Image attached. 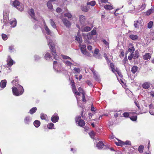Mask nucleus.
Segmentation results:
<instances>
[{
	"label": "nucleus",
	"mask_w": 154,
	"mask_h": 154,
	"mask_svg": "<svg viewBox=\"0 0 154 154\" xmlns=\"http://www.w3.org/2000/svg\"><path fill=\"white\" fill-rule=\"evenodd\" d=\"M46 38L48 41V45L52 53L54 56V58L56 60H58L59 58L58 55L56 54V51L55 48L54 41L50 38V37L46 36Z\"/></svg>",
	"instance_id": "f257e3e1"
},
{
	"label": "nucleus",
	"mask_w": 154,
	"mask_h": 154,
	"mask_svg": "<svg viewBox=\"0 0 154 154\" xmlns=\"http://www.w3.org/2000/svg\"><path fill=\"white\" fill-rule=\"evenodd\" d=\"M12 89L13 94L16 96L22 95L24 92L23 87L20 85H18L17 87H12Z\"/></svg>",
	"instance_id": "f03ea898"
},
{
	"label": "nucleus",
	"mask_w": 154,
	"mask_h": 154,
	"mask_svg": "<svg viewBox=\"0 0 154 154\" xmlns=\"http://www.w3.org/2000/svg\"><path fill=\"white\" fill-rule=\"evenodd\" d=\"M62 57L64 59L63 62L66 66L69 67L71 69V67L72 66V63L73 62V60L68 56L64 55H62Z\"/></svg>",
	"instance_id": "7ed1b4c3"
},
{
	"label": "nucleus",
	"mask_w": 154,
	"mask_h": 154,
	"mask_svg": "<svg viewBox=\"0 0 154 154\" xmlns=\"http://www.w3.org/2000/svg\"><path fill=\"white\" fill-rule=\"evenodd\" d=\"M76 26L77 28L79 29L78 33V35H79V33L80 30H81L82 32H88L90 31L93 27V26L92 25L91 27L87 26L85 27H83V25L81 26H80V25L79 24H77Z\"/></svg>",
	"instance_id": "20e7f679"
},
{
	"label": "nucleus",
	"mask_w": 154,
	"mask_h": 154,
	"mask_svg": "<svg viewBox=\"0 0 154 154\" xmlns=\"http://www.w3.org/2000/svg\"><path fill=\"white\" fill-rule=\"evenodd\" d=\"M11 5L20 11H22L23 10L24 6L23 5L20 4L17 0H15L14 1L12 2Z\"/></svg>",
	"instance_id": "39448f33"
},
{
	"label": "nucleus",
	"mask_w": 154,
	"mask_h": 154,
	"mask_svg": "<svg viewBox=\"0 0 154 154\" xmlns=\"http://www.w3.org/2000/svg\"><path fill=\"white\" fill-rule=\"evenodd\" d=\"M53 67L54 69L57 71L60 72L64 70V68L62 66L61 63L57 61L54 62Z\"/></svg>",
	"instance_id": "423d86ee"
},
{
	"label": "nucleus",
	"mask_w": 154,
	"mask_h": 154,
	"mask_svg": "<svg viewBox=\"0 0 154 154\" xmlns=\"http://www.w3.org/2000/svg\"><path fill=\"white\" fill-rule=\"evenodd\" d=\"M75 121L77 124L80 127H83L85 126V122L83 120L81 119L80 116H77L75 119Z\"/></svg>",
	"instance_id": "0eeeda50"
},
{
	"label": "nucleus",
	"mask_w": 154,
	"mask_h": 154,
	"mask_svg": "<svg viewBox=\"0 0 154 154\" xmlns=\"http://www.w3.org/2000/svg\"><path fill=\"white\" fill-rule=\"evenodd\" d=\"M9 15V11L7 10H5L3 12V21L6 24L8 20V16Z\"/></svg>",
	"instance_id": "6e6552de"
},
{
	"label": "nucleus",
	"mask_w": 154,
	"mask_h": 154,
	"mask_svg": "<svg viewBox=\"0 0 154 154\" xmlns=\"http://www.w3.org/2000/svg\"><path fill=\"white\" fill-rule=\"evenodd\" d=\"M29 13L31 18L35 20H38L37 18L38 14H35L34 10L33 9H31L29 12Z\"/></svg>",
	"instance_id": "1a4fd4ad"
},
{
	"label": "nucleus",
	"mask_w": 154,
	"mask_h": 154,
	"mask_svg": "<svg viewBox=\"0 0 154 154\" xmlns=\"http://www.w3.org/2000/svg\"><path fill=\"white\" fill-rule=\"evenodd\" d=\"M86 45H80V47L82 53L88 56H90V54L88 52L86 49Z\"/></svg>",
	"instance_id": "9d476101"
},
{
	"label": "nucleus",
	"mask_w": 154,
	"mask_h": 154,
	"mask_svg": "<svg viewBox=\"0 0 154 154\" xmlns=\"http://www.w3.org/2000/svg\"><path fill=\"white\" fill-rule=\"evenodd\" d=\"M44 24V28L45 30L46 33L48 35H51L52 33L51 31L49 29L48 26L46 25L45 22L44 21H43Z\"/></svg>",
	"instance_id": "9b49d317"
},
{
	"label": "nucleus",
	"mask_w": 154,
	"mask_h": 154,
	"mask_svg": "<svg viewBox=\"0 0 154 154\" xmlns=\"http://www.w3.org/2000/svg\"><path fill=\"white\" fill-rule=\"evenodd\" d=\"M62 21L64 24V25L67 27H69L71 25V23L68 20L66 19L63 18L62 19Z\"/></svg>",
	"instance_id": "f8f14e48"
},
{
	"label": "nucleus",
	"mask_w": 154,
	"mask_h": 154,
	"mask_svg": "<svg viewBox=\"0 0 154 154\" xmlns=\"http://www.w3.org/2000/svg\"><path fill=\"white\" fill-rule=\"evenodd\" d=\"M79 22L80 23V26H82L84 25L86 21L85 17L82 15H80L79 16Z\"/></svg>",
	"instance_id": "ddd939ff"
},
{
	"label": "nucleus",
	"mask_w": 154,
	"mask_h": 154,
	"mask_svg": "<svg viewBox=\"0 0 154 154\" xmlns=\"http://www.w3.org/2000/svg\"><path fill=\"white\" fill-rule=\"evenodd\" d=\"M59 117L57 113H55L51 117V121L54 123H55L58 121Z\"/></svg>",
	"instance_id": "4468645a"
},
{
	"label": "nucleus",
	"mask_w": 154,
	"mask_h": 154,
	"mask_svg": "<svg viewBox=\"0 0 154 154\" xmlns=\"http://www.w3.org/2000/svg\"><path fill=\"white\" fill-rule=\"evenodd\" d=\"M32 118L30 116H26L24 119V122L26 125H29L32 121Z\"/></svg>",
	"instance_id": "2eb2a0df"
},
{
	"label": "nucleus",
	"mask_w": 154,
	"mask_h": 154,
	"mask_svg": "<svg viewBox=\"0 0 154 154\" xmlns=\"http://www.w3.org/2000/svg\"><path fill=\"white\" fill-rule=\"evenodd\" d=\"M82 35L84 38L86 39H91L92 38V35L91 34L89 33H82Z\"/></svg>",
	"instance_id": "dca6fc26"
},
{
	"label": "nucleus",
	"mask_w": 154,
	"mask_h": 154,
	"mask_svg": "<svg viewBox=\"0 0 154 154\" xmlns=\"http://www.w3.org/2000/svg\"><path fill=\"white\" fill-rule=\"evenodd\" d=\"M10 24L11 25L12 27H14L16 26L17 21L15 18L13 19L10 20Z\"/></svg>",
	"instance_id": "f3484780"
},
{
	"label": "nucleus",
	"mask_w": 154,
	"mask_h": 154,
	"mask_svg": "<svg viewBox=\"0 0 154 154\" xmlns=\"http://www.w3.org/2000/svg\"><path fill=\"white\" fill-rule=\"evenodd\" d=\"M94 56L96 58H100V55L99 53V50L97 49H95L94 52L93 53Z\"/></svg>",
	"instance_id": "a211bd4d"
},
{
	"label": "nucleus",
	"mask_w": 154,
	"mask_h": 154,
	"mask_svg": "<svg viewBox=\"0 0 154 154\" xmlns=\"http://www.w3.org/2000/svg\"><path fill=\"white\" fill-rule=\"evenodd\" d=\"M128 48V51L132 54L133 53L135 50L134 46L132 44L130 43L129 45Z\"/></svg>",
	"instance_id": "6ab92c4d"
},
{
	"label": "nucleus",
	"mask_w": 154,
	"mask_h": 154,
	"mask_svg": "<svg viewBox=\"0 0 154 154\" xmlns=\"http://www.w3.org/2000/svg\"><path fill=\"white\" fill-rule=\"evenodd\" d=\"M104 145L103 142L100 141L97 144L96 146L99 149H101L103 148Z\"/></svg>",
	"instance_id": "aec40b11"
},
{
	"label": "nucleus",
	"mask_w": 154,
	"mask_h": 154,
	"mask_svg": "<svg viewBox=\"0 0 154 154\" xmlns=\"http://www.w3.org/2000/svg\"><path fill=\"white\" fill-rule=\"evenodd\" d=\"M7 81L6 80H3L1 81L0 83V86L1 88L3 89L5 88L6 85Z\"/></svg>",
	"instance_id": "412c9836"
},
{
	"label": "nucleus",
	"mask_w": 154,
	"mask_h": 154,
	"mask_svg": "<svg viewBox=\"0 0 154 154\" xmlns=\"http://www.w3.org/2000/svg\"><path fill=\"white\" fill-rule=\"evenodd\" d=\"M14 63V61L9 56L8 57L7 60V63L9 66H11Z\"/></svg>",
	"instance_id": "4be33fe9"
},
{
	"label": "nucleus",
	"mask_w": 154,
	"mask_h": 154,
	"mask_svg": "<svg viewBox=\"0 0 154 154\" xmlns=\"http://www.w3.org/2000/svg\"><path fill=\"white\" fill-rule=\"evenodd\" d=\"M92 72L94 75V78L97 81H100V79L99 77L98 76V75L97 74V73L95 71L93 70L92 71Z\"/></svg>",
	"instance_id": "5701e85b"
},
{
	"label": "nucleus",
	"mask_w": 154,
	"mask_h": 154,
	"mask_svg": "<svg viewBox=\"0 0 154 154\" xmlns=\"http://www.w3.org/2000/svg\"><path fill=\"white\" fill-rule=\"evenodd\" d=\"M149 112L150 113L153 115H154V107L151 104L149 106Z\"/></svg>",
	"instance_id": "b1692460"
},
{
	"label": "nucleus",
	"mask_w": 154,
	"mask_h": 154,
	"mask_svg": "<svg viewBox=\"0 0 154 154\" xmlns=\"http://www.w3.org/2000/svg\"><path fill=\"white\" fill-rule=\"evenodd\" d=\"M151 57V55L149 53H146L143 56V58L145 60L149 59Z\"/></svg>",
	"instance_id": "393cba45"
},
{
	"label": "nucleus",
	"mask_w": 154,
	"mask_h": 154,
	"mask_svg": "<svg viewBox=\"0 0 154 154\" xmlns=\"http://www.w3.org/2000/svg\"><path fill=\"white\" fill-rule=\"evenodd\" d=\"M40 117L42 120H45L46 121H48V119L47 115L44 113H41L40 114Z\"/></svg>",
	"instance_id": "a878e982"
},
{
	"label": "nucleus",
	"mask_w": 154,
	"mask_h": 154,
	"mask_svg": "<svg viewBox=\"0 0 154 154\" xmlns=\"http://www.w3.org/2000/svg\"><path fill=\"white\" fill-rule=\"evenodd\" d=\"M141 26V21L140 20H137L136 22H135L134 24V26L135 28H138L140 26Z\"/></svg>",
	"instance_id": "bb28decb"
},
{
	"label": "nucleus",
	"mask_w": 154,
	"mask_h": 154,
	"mask_svg": "<svg viewBox=\"0 0 154 154\" xmlns=\"http://www.w3.org/2000/svg\"><path fill=\"white\" fill-rule=\"evenodd\" d=\"M73 72L74 73H79L81 72L80 68L78 67H75L73 69Z\"/></svg>",
	"instance_id": "cd10ccee"
},
{
	"label": "nucleus",
	"mask_w": 154,
	"mask_h": 154,
	"mask_svg": "<svg viewBox=\"0 0 154 154\" xmlns=\"http://www.w3.org/2000/svg\"><path fill=\"white\" fill-rule=\"evenodd\" d=\"M129 38L131 39L135 40L138 38V36L136 35H129Z\"/></svg>",
	"instance_id": "c85d7f7f"
},
{
	"label": "nucleus",
	"mask_w": 154,
	"mask_h": 154,
	"mask_svg": "<svg viewBox=\"0 0 154 154\" xmlns=\"http://www.w3.org/2000/svg\"><path fill=\"white\" fill-rule=\"evenodd\" d=\"M154 11V8L152 7L151 8L146 12V14L149 15L153 13Z\"/></svg>",
	"instance_id": "c756f323"
},
{
	"label": "nucleus",
	"mask_w": 154,
	"mask_h": 154,
	"mask_svg": "<svg viewBox=\"0 0 154 154\" xmlns=\"http://www.w3.org/2000/svg\"><path fill=\"white\" fill-rule=\"evenodd\" d=\"M142 87L144 89H147L149 88L150 87V85L149 83L148 82H146L144 83L142 85Z\"/></svg>",
	"instance_id": "7c9ffc66"
},
{
	"label": "nucleus",
	"mask_w": 154,
	"mask_h": 154,
	"mask_svg": "<svg viewBox=\"0 0 154 154\" xmlns=\"http://www.w3.org/2000/svg\"><path fill=\"white\" fill-rule=\"evenodd\" d=\"M48 128L50 129H55L54 125L52 123H48L47 126Z\"/></svg>",
	"instance_id": "2f4dec72"
},
{
	"label": "nucleus",
	"mask_w": 154,
	"mask_h": 154,
	"mask_svg": "<svg viewBox=\"0 0 154 154\" xmlns=\"http://www.w3.org/2000/svg\"><path fill=\"white\" fill-rule=\"evenodd\" d=\"M37 110V109L35 107H34L30 109L29 113L31 115L35 113Z\"/></svg>",
	"instance_id": "473e14b6"
},
{
	"label": "nucleus",
	"mask_w": 154,
	"mask_h": 154,
	"mask_svg": "<svg viewBox=\"0 0 154 154\" xmlns=\"http://www.w3.org/2000/svg\"><path fill=\"white\" fill-rule=\"evenodd\" d=\"M33 124L36 128H38L40 125V122L38 120H35Z\"/></svg>",
	"instance_id": "72a5a7b5"
},
{
	"label": "nucleus",
	"mask_w": 154,
	"mask_h": 154,
	"mask_svg": "<svg viewBox=\"0 0 154 154\" xmlns=\"http://www.w3.org/2000/svg\"><path fill=\"white\" fill-rule=\"evenodd\" d=\"M50 22L51 26L54 28H56V26L53 20L52 19L50 20Z\"/></svg>",
	"instance_id": "f704fd0d"
},
{
	"label": "nucleus",
	"mask_w": 154,
	"mask_h": 154,
	"mask_svg": "<svg viewBox=\"0 0 154 154\" xmlns=\"http://www.w3.org/2000/svg\"><path fill=\"white\" fill-rule=\"evenodd\" d=\"M78 90L79 91V92L78 91H75H75L74 93L76 95H79L80 94V93H82V92H84V91H83L82 89L81 88H79L78 89Z\"/></svg>",
	"instance_id": "c9c22d12"
},
{
	"label": "nucleus",
	"mask_w": 154,
	"mask_h": 154,
	"mask_svg": "<svg viewBox=\"0 0 154 154\" xmlns=\"http://www.w3.org/2000/svg\"><path fill=\"white\" fill-rule=\"evenodd\" d=\"M138 70V67L136 66H134L132 67L131 71L133 73L136 72Z\"/></svg>",
	"instance_id": "e433bc0d"
},
{
	"label": "nucleus",
	"mask_w": 154,
	"mask_h": 154,
	"mask_svg": "<svg viewBox=\"0 0 154 154\" xmlns=\"http://www.w3.org/2000/svg\"><path fill=\"white\" fill-rule=\"evenodd\" d=\"M144 149V146L141 145L139 147L138 151L140 153H142L143 152Z\"/></svg>",
	"instance_id": "4c0bfd02"
},
{
	"label": "nucleus",
	"mask_w": 154,
	"mask_h": 154,
	"mask_svg": "<svg viewBox=\"0 0 154 154\" xmlns=\"http://www.w3.org/2000/svg\"><path fill=\"white\" fill-rule=\"evenodd\" d=\"M115 144L118 146H122L123 145V142L118 140V141H115Z\"/></svg>",
	"instance_id": "58836bf2"
},
{
	"label": "nucleus",
	"mask_w": 154,
	"mask_h": 154,
	"mask_svg": "<svg viewBox=\"0 0 154 154\" xmlns=\"http://www.w3.org/2000/svg\"><path fill=\"white\" fill-rule=\"evenodd\" d=\"M71 84L72 85V89L73 92L74 93L75 90H76L75 87L74 85V82L73 80L71 81Z\"/></svg>",
	"instance_id": "ea45409f"
},
{
	"label": "nucleus",
	"mask_w": 154,
	"mask_h": 154,
	"mask_svg": "<svg viewBox=\"0 0 154 154\" xmlns=\"http://www.w3.org/2000/svg\"><path fill=\"white\" fill-rule=\"evenodd\" d=\"M104 8L107 10H110L113 8L112 6L111 5H107L104 6Z\"/></svg>",
	"instance_id": "a19ab883"
},
{
	"label": "nucleus",
	"mask_w": 154,
	"mask_h": 154,
	"mask_svg": "<svg viewBox=\"0 0 154 154\" xmlns=\"http://www.w3.org/2000/svg\"><path fill=\"white\" fill-rule=\"evenodd\" d=\"M44 57L46 60H48L51 58V55L48 52H46L44 56Z\"/></svg>",
	"instance_id": "79ce46f5"
},
{
	"label": "nucleus",
	"mask_w": 154,
	"mask_h": 154,
	"mask_svg": "<svg viewBox=\"0 0 154 154\" xmlns=\"http://www.w3.org/2000/svg\"><path fill=\"white\" fill-rule=\"evenodd\" d=\"M47 5L48 8L50 9H52L53 8L52 2L48 1L47 3Z\"/></svg>",
	"instance_id": "37998d69"
},
{
	"label": "nucleus",
	"mask_w": 154,
	"mask_h": 154,
	"mask_svg": "<svg viewBox=\"0 0 154 154\" xmlns=\"http://www.w3.org/2000/svg\"><path fill=\"white\" fill-rule=\"evenodd\" d=\"M64 15L65 17H67L68 19L71 18L72 17L71 14L69 12L65 13Z\"/></svg>",
	"instance_id": "c03bdc74"
},
{
	"label": "nucleus",
	"mask_w": 154,
	"mask_h": 154,
	"mask_svg": "<svg viewBox=\"0 0 154 154\" xmlns=\"http://www.w3.org/2000/svg\"><path fill=\"white\" fill-rule=\"evenodd\" d=\"M89 134L91 138L94 139L95 134V133L93 131H91L89 133Z\"/></svg>",
	"instance_id": "a18cd8bd"
},
{
	"label": "nucleus",
	"mask_w": 154,
	"mask_h": 154,
	"mask_svg": "<svg viewBox=\"0 0 154 154\" xmlns=\"http://www.w3.org/2000/svg\"><path fill=\"white\" fill-rule=\"evenodd\" d=\"M2 39L4 41L6 40L8 38L7 35L5 34H2Z\"/></svg>",
	"instance_id": "49530a36"
},
{
	"label": "nucleus",
	"mask_w": 154,
	"mask_h": 154,
	"mask_svg": "<svg viewBox=\"0 0 154 154\" xmlns=\"http://www.w3.org/2000/svg\"><path fill=\"white\" fill-rule=\"evenodd\" d=\"M81 9L83 11L85 12H87L88 10V8L86 6H81Z\"/></svg>",
	"instance_id": "de8ad7c7"
},
{
	"label": "nucleus",
	"mask_w": 154,
	"mask_h": 154,
	"mask_svg": "<svg viewBox=\"0 0 154 154\" xmlns=\"http://www.w3.org/2000/svg\"><path fill=\"white\" fill-rule=\"evenodd\" d=\"M75 39L79 44L82 42V38L81 37H78L77 36H76Z\"/></svg>",
	"instance_id": "09e8293b"
},
{
	"label": "nucleus",
	"mask_w": 154,
	"mask_h": 154,
	"mask_svg": "<svg viewBox=\"0 0 154 154\" xmlns=\"http://www.w3.org/2000/svg\"><path fill=\"white\" fill-rule=\"evenodd\" d=\"M146 7V5L145 4H143L141 6H139L138 8L140 10V11L143 10Z\"/></svg>",
	"instance_id": "8fccbe9b"
},
{
	"label": "nucleus",
	"mask_w": 154,
	"mask_h": 154,
	"mask_svg": "<svg viewBox=\"0 0 154 154\" xmlns=\"http://www.w3.org/2000/svg\"><path fill=\"white\" fill-rule=\"evenodd\" d=\"M96 3L95 1H93L90 2H88L87 4L88 5H90L92 6H94L95 5Z\"/></svg>",
	"instance_id": "3c124183"
},
{
	"label": "nucleus",
	"mask_w": 154,
	"mask_h": 154,
	"mask_svg": "<svg viewBox=\"0 0 154 154\" xmlns=\"http://www.w3.org/2000/svg\"><path fill=\"white\" fill-rule=\"evenodd\" d=\"M153 25V22L152 21H150L148 23L147 27L148 28L150 29L152 27Z\"/></svg>",
	"instance_id": "603ef678"
},
{
	"label": "nucleus",
	"mask_w": 154,
	"mask_h": 154,
	"mask_svg": "<svg viewBox=\"0 0 154 154\" xmlns=\"http://www.w3.org/2000/svg\"><path fill=\"white\" fill-rule=\"evenodd\" d=\"M102 42L105 46L108 48H109V43L107 42L105 40L103 39Z\"/></svg>",
	"instance_id": "864d4df0"
},
{
	"label": "nucleus",
	"mask_w": 154,
	"mask_h": 154,
	"mask_svg": "<svg viewBox=\"0 0 154 154\" xmlns=\"http://www.w3.org/2000/svg\"><path fill=\"white\" fill-rule=\"evenodd\" d=\"M133 58L134 59L137 58L139 56V53L138 52L136 51L135 54L133 55Z\"/></svg>",
	"instance_id": "5fc2aeb1"
},
{
	"label": "nucleus",
	"mask_w": 154,
	"mask_h": 154,
	"mask_svg": "<svg viewBox=\"0 0 154 154\" xmlns=\"http://www.w3.org/2000/svg\"><path fill=\"white\" fill-rule=\"evenodd\" d=\"M18 83V79L17 77H16L15 79L13 80L12 82V83L13 85L16 84Z\"/></svg>",
	"instance_id": "6e6d98bb"
},
{
	"label": "nucleus",
	"mask_w": 154,
	"mask_h": 154,
	"mask_svg": "<svg viewBox=\"0 0 154 154\" xmlns=\"http://www.w3.org/2000/svg\"><path fill=\"white\" fill-rule=\"evenodd\" d=\"M131 144V142L129 140H127L125 142H123V145H130Z\"/></svg>",
	"instance_id": "4d7b16f0"
},
{
	"label": "nucleus",
	"mask_w": 154,
	"mask_h": 154,
	"mask_svg": "<svg viewBox=\"0 0 154 154\" xmlns=\"http://www.w3.org/2000/svg\"><path fill=\"white\" fill-rule=\"evenodd\" d=\"M110 67L112 69V71L114 73H115V74H116V73H115V69L114 68V66L112 63H111L110 64Z\"/></svg>",
	"instance_id": "13d9d810"
},
{
	"label": "nucleus",
	"mask_w": 154,
	"mask_h": 154,
	"mask_svg": "<svg viewBox=\"0 0 154 154\" xmlns=\"http://www.w3.org/2000/svg\"><path fill=\"white\" fill-rule=\"evenodd\" d=\"M137 118V116H133L130 117V119L133 121H135Z\"/></svg>",
	"instance_id": "bf43d9fd"
},
{
	"label": "nucleus",
	"mask_w": 154,
	"mask_h": 154,
	"mask_svg": "<svg viewBox=\"0 0 154 154\" xmlns=\"http://www.w3.org/2000/svg\"><path fill=\"white\" fill-rule=\"evenodd\" d=\"M115 72H117V73L118 74L119 76H120L121 78L122 77V75L121 73L120 72V71L118 69H116L115 70Z\"/></svg>",
	"instance_id": "052dcab7"
},
{
	"label": "nucleus",
	"mask_w": 154,
	"mask_h": 154,
	"mask_svg": "<svg viewBox=\"0 0 154 154\" xmlns=\"http://www.w3.org/2000/svg\"><path fill=\"white\" fill-rule=\"evenodd\" d=\"M14 47L13 45L9 46V51L10 52L14 51Z\"/></svg>",
	"instance_id": "680f3d73"
},
{
	"label": "nucleus",
	"mask_w": 154,
	"mask_h": 154,
	"mask_svg": "<svg viewBox=\"0 0 154 154\" xmlns=\"http://www.w3.org/2000/svg\"><path fill=\"white\" fill-rule=\"evenodd\" d=\"M91 35L92 36L93 35H94L96 34V31L95 29H93L91 32Z\"/></svg>",
	"instance_id": "e2e57ef3"
},
{
	"label": "nucleus",
	"mask_w": 154,
	"mask_h": 154,
	"mask_svg": "<svg viewBox=\"0 0 154 154\" xmlns=\"http://www.w3.org/2000/svg\"><path fill=\"white\" fill-rule=\"evenodd\" d=\"M82 101L84 102H85L86 100L85 97V93L84 92H82Z\"/></svg>",
	"instance_id": "0e129e2a"
},
{
	"label": "nucleus",
	"mask_w": 154,
	"mask_h": 154,
	"mask_svg": "<svg viewBox=\"0 0 154 154\" xmlns=\"http://www.w3.org/2000/svg\"><path fill=\"white\" fill-rule=\"evenodd\" d=\"M34 58H35V60H39L40 59L41 57H40L38 55H35L34 56Z\"/></svg>",
	"instance_id": "69168bd1"
},
{
	"label": "nucleus",
	"mask_w": 154,
	"mask_h": 154,
	"mask_svg": "<svg viewBox=\"0 0 154 154\" xmlns=\"http://www.w3.org/2000/svg\"><path fill=\"white\" fill-rule=\"evenodd\" d=\"M79 64L77 63L74 62L73 61L72 63V66H79Z\"/></svg>",
	"instance_id": "338daca9"
},
{
	"label": "nucleus",
	"mask_w": 154,
	"mask_h": 154,
	"mask_svg": "<svg viewBox=\"0 0 154 154\" xmlns=\"http://www.w3.org/2000/svg\"><path fill=\"white\" fill-rule=\"evenodd\" d=\"M123 115L125 117H128L129 116V114L128 112H124L123 114Z\"/></svg>",
	"instance_id": "774afa93"
}]
</instances>
